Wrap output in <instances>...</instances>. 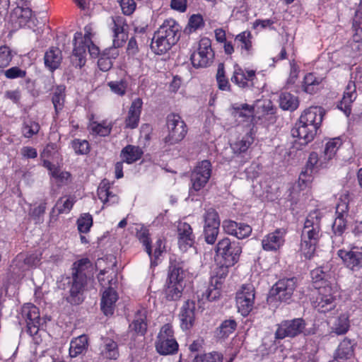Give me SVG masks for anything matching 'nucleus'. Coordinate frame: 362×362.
Wrapping results in <instances>:
<instances>
[{
    "instance_id": "e433bc0d",
    "label": "nucleus",
    "mask_w": 362,
    "mask_h": 362,
    "mask_svg": "<svg viewBox=\"0 0 362 362\" xmlns=\"http://www.w3.org/2000/svg\"><path fill=\"white\" fill-rule=\"evenodd\" d=\"M221 285H215V283L211 282L207 287L205 291L202 290L197 291L198 298L201 296V300L204 301H214L219 298L221 294Z\"/></svg>"
},
{
    "instance_id": "680f3d73",
    "label": "nucleus",
    "mask_w": 362,
    "mask_h": 362,
    "mask_svg": "<svg viewBox=\"0 0 362 362\" xmlns=\"http://www.w3.org/2000/svg\"><path fill=\"white\" fill-rule=\"evenodd\" d=\"M12 55L10 48L7 46L0 47V67L7 66L11 61Z\"/></svg>"
},
{
    "instance_id": "20e7f679",
    "label": "nucleus",
    "mask_w": 362,
    "mask_h": 362,
    "mask_svg": "<svg viewBox=\"0 0 362 362\" xmlns=\"http://www.w3.org/2000/svg\"><path fill=\"white\" fill-rule=\"evenodd\" d=\"M242 252L240 243L231 241L228 238L220 240L216 247V253L220 264L233 266L238 260Z\"/></svg>"
},
{
    "instance_id": "f8f14e48",
    "label": "nucleus",
    "mask_w": 362,
    "mask_h": 362,
    "mask_svg": "<svg viewBox=\"0 0 362 362\" xmlns=\"http://www.w3.org/2000/svg\"><path fill=\"white\" fill-rule=\"evenodd\" d=\"M231 81L243 89L257 88L260 87L257 85L256 71L252 69H244L238 64L234 66Z\"/></svg>"
},
{
    "instance_id": "dca6fc26",
    "label": "nucleus",
    "mask_w": 362,
    "mask_h": 362,
    "mask_svg": "<svg viewBox=\"0 0 362 362\" xmlns=\"http://www.w3.org/2000/svg\"><path fill=\"white\" fill-rule=\"evenodd\" d=\"M338 256L341 259L345 266L353 272H358L362 269V252L358 249L346 251L339 250Z\"/></svg>"
},
{
    "instance_id": "3c124183",
    "label": "nucleus",
    "mask_w": 362,
    "mask_h": 362,
    "mask_svg": "<svg viewBox=\"0 0 362 362\" xmlns=\"http://www.w3.org/2000/svg\"><path fill=\"white\" fill-rule=\"evenodd\" d=\"M204 226H220V219L217 211L212 208L206 210L204 214Z\"/></svg>"
},
{
    "instance_id": "412c9836",
    "label": "nucleus",
    "mask_w": 362,
    "mask_h": 362,
    "mask_svg": "<svg viewBox=\"0 0 362 362\" xmlns=\"http://www.w3.org/2000/svg\"><path fill=\"white\" fill-rule=\"evenodd\" d=\"M178 245L181 250L186 251L194 243V235L189 224L180 222L177 225Z\"/></svg>"
},
{
    "instance_id": "6ab92c4d",
    "label": "nucleus",
    "mask_w": 362,
    "mask_h": 362,
    "mask_svg": "<svg viewBox=\"0 0 362 362\" xmlns=\"http://www.w3.org/2000/svg\"><path fill=\"white\" fill-rule=\"evenodd\" d=\"M286 230L278 228L274 232L265 235L262 240V248L265 251H276L284 243Z\"/></svg>"
},
{
    "instance_id": "052dcab7",
    "label": "nucleus",
    "mask_w": 362,
    "mask_h": 362,
    "mask_svg": "<svg viewBox=\"0 0 362 362\" xmlns=\"http://www.w3.org/2000/svg\"><path fill=\"white\" fill-rule=\"evenodd\" d=\"M341 145V141L339 139H333L326 144L324 153L327 155L329 158H333Z\"/></svg>"
},
{
    "instance_id": "9d476101",
    "label": "nucleus",
    "mask_w": 362,
    "mask_h": 362,
    "mask_svg": "<svg viewBox=\"0 0 362 362\" xmlns=\"http://www.w3.org/2000/svg\"><path fill=\"white\" fill-rule=\"evenodd\" d=\"M255 291L252 284H245L237 292L235 300L238 311L243 316H247L252 310L255 303Z\"/></svg>"
},
{
    "instance_id": "bb28decb",
    "label": "nucleus",
    "mask_w": 362,
    "mask_h": 362,
    "mask_svg": "<svg viewBox=\"0 0 362 362\" xmlns=\"http://www.w3.org/2000/svg\"><path fill=\"white\" fill-rule=\"evenodd\" d=\"M180 25L175 20L170 18L165 20L157 31L160 32L161 34L163 31L165 37L176 44L180 37Z\"/></svg>"
},
{
    "instance_id": "bf43d9fd",
    "label": "nucleus",
    "mask_w": 362,
    "mask_h": 362,
    "mask_svg": "<svg viewBox=\"0 0 362 362\" xmlns=\"http://www.w3.org/2000/svg\"><path fill=\"white\" fill-rule=\"evenodd\" d=\"M219 227L204 226V235L208 244L213 245L217 238Z\"/></svg>"
},
{
    "instance_id": "2f4dec72",
    "label": "nucleus",
    "mask_w": 362,
    "mask_h": 362,
    "mask_svg": "<svg viewBox=\"0 0 362 362\" xmlns=\"http://www.w3.org/2000/svg\"><path fill=\"white\" fill-rule=\"evenodd\" d=\"M100 354L105 358L117 360L119 356L117 343L110 338L103 339Z\"/></svg>"
},
{
    "instance_id": "5fc2aeb1",
    "label": "nucleus",
    "mask_w": 362,
    "mask_h": 362,
    "mask_svg": "<svg viewBox=\"0 0 362 362\" xmlns=\"http://www.w3.org/2000/svg\"><path fill=\"white\" fill-rule=\"evenodd\" d=\"M78 229L80 233H88L93 225V218L89 214H83L77 221Z\"/></svg>"
},
{
    "instance_id": "a19ab883",
    "label": "nucleus",
    "mask_w": 362,
    "mask_h": 362,
    "mask_svg": "<svg viewBox=\"0 0 362 362\" xmlns=\"http://www.w3.org/2000/svg\"><path fill=\"white\" fill-rule=\"evenodd\" d=\"M279 105L283 110L293 111L298 106V98L290 93H282L279 96Z\"/></svg>"
},
{
    "instance_id": "0eeeda50",
    "label": "nucleus",
    "mask_w": 362,
    "mask_h": 362,
    "mask_svg": "<svg viewBox=\"0 0 362 362\" xmlns=\"http://www.w3.org/2000/svg\"><path fill=\"white\" fill-rule=\"evenodd\" d=\"M85 34L82 36L81 33H76L74 35V47L73 54L71 57L73 65L76 67L81 68L86 64V46L84 43H90L92 41V28L90 25H86L84 28Z\"/></svg>"
},
{
    "instance_id": "79ce46f5",
    "label": "nucleus",
    "mask_w": 362,
    "mask_h": 362,
    "mask_svg": "<svg viewBox=\"0 0 362 362\" xmlns=\"http://www.w3.org/2000/svg\"><path fill=\"white\" fill-rule=\"evenodd\" d=\"M353 347L351 341L349 339H344L339 345L336 353L335 358L337 360H346L353 356Z\"/></svg>"
},
{
    "instance_id": "8fccbe9b",
    "label": "nucleus",
    "mask_w": 362,
    "mask_h": 362,
    "mask_svg": "<svg viewBox=\"0 0 362 362\" xmlns=\"http://www.w3.org/2000/svg\"><path fill=\"white\" fill-rule=\"evenodd\" d=\"M216 81L218 83V87L220 90H230V84L228 78L225 75V68L224 64L223 63H220L218 66L217 73H216Z\"/></svg>"
},
{
    "instance_id": "393cba45",
    "label": "nucleus",
    "mask_w": 362,
    "mask_h": 362,
    "mask_svg": "<svg viewBox=\"0 0 362 362\" xmlns=\"http://www.w3.org/2000/svg\"><path fill=\"white\" fill-rule=\"evenodd\" d=\"M195 303L187 300L183 305L180 314V326L183 330L189 329L194 322Z\"/></svg>"
},
{
    "instance_id": "c03bdc74",
    "label": "nucleus",
    "mask_w": 362,
    "mask_h": 362,
    "mask_svg": "<svg viewBox=\"0 0 362 362\" xmlns=\"http://www.w3.org/2000/svg\"><path fill=\"white\" fill-rule=\"evenodd\" d=\"M253 141L252 134L250 132L247 133L240 139L232 144L231 148L235 153H244L248 149Z\"/></svg>"
},
{
    "instance_id": "ea45409f",
    "label": "nucleus",
    "mask_w": 362,
    "mask_h": 362,
    "mask_svg": "<svg viewBox=\"0 0 362 362\" xmlns=\"http://www.w3.org/2000/svg\"><path fill=\"white\" fill-rule=\"evenodd\" d=\"M65 90L64 85L57 86L53 90L52 101L54 107L56 115L63 109L65 101Z\"/></svg>"
},
{
    "instance_id": "a18cd8bd",
    "label": "nucleus",
    "mask_w": 362,
    "mask_h": 362,
    "mask_svg": "<svg viewBox=\"0 0 362 362\" xmlns=\"http://www.w3.org/2000/svg\"><path fill=\"white\" fill-rule=\"evenodd\" d=\"M236 327L237 323L235 320H226L217 328L216 336L218 338H226L235 330Z\"/></svg>"
},
{
    "instance_id": "58836bf2",
    "label": "nucleus",
    "mask_w": 362,
    "mask_h": 362,
    "mask_svg": "<svg viewBox=\"0 0 362 362\" xmlns=\"http://www.w3.org/2000/svg\"><path fill=\"white\" fill-rule=\"evenodd\" d=\"M320 168L319 156L315 152L310 153L306 164L305 170L300 173L299 180L305 182L306 181L305 177L307 175L310 177L314 171H317Z\"/></svg>"
},
{
    "instance_id": "13d9d810",
    "label": "nucleus",
    "mask_w": 362,
    "mask_h": 362,
    "mask_svg": "<svg viewBox=\"0 0 362 362\" xmlns=\"http://www.w3.org/2000/svg\"><path fill=\"white\" fill-rule=\"evenodd\" d=\"M74 152L78 155H84L89 152V144L86 140L76 139L71 142Z\"/></svg>"
},
{
    "instance_id": "f03ea898",
    "label": "nucleus",
    "mask_w": 362,
    "mask_h": 362,
    "mask_svg": "<svg viewBox=\"0 0 362 362\" xmlns=\"http://www.w3.org/2000/svg\"><path fill=\"white\" fill-rule=\"evenodd\" d=\"M321 213L315 210L307 216L301 233L300 251L305 259L313 257L317 243L321 236Z\"/></svg>"
},
{
    "instance_id": "473e14b6",
    "label": "nucleus",
    "mask_w": 362,
    "mask_h": 362,
    "mask_svg": "<svg viewBox=\"0 0 362 362\" xmlns=\"http://www.w3.org/2000/svg\"><path fill=\"white\" fill-rule=\"evenodd\" d=\"M110 183L107 180H103L98 188V196L99 199L104 203H110V204L118 202V197L110 191Z\"/></svg>"
},
{
    "instance_id": "1a4fd4ad",
    "label": "nucleus",
    "mask_w": 362,
    "mask_h": 362,
    "mask_svg": "<svg viewBox=\"0 0 362 362\" xmlns=\"http://www.w3.org/2000/svg\"><path fill=\"white\" fill-rule=\"evenodd\" d=\"M305 322L303 318L283 320L277 325L275 332L276 339H283L286 337L293 338L304 332Z\"/></svg>"
},
{
    "instance_id": "338daca9",
    "label": "nucleus",
    "mask_w": 362,
    "mask_h": 362,
    "mask_svg": "<svg viewBox=\"0 0 362 362\" xmlns=\"http://www.w3.org/2000/svg\"><path fill=\"white\" fill-rule=\"evenodd\" d=\"M204 25L202 16L199 14L192 15L188 22L187 28L189 32L195 31Z\"/></svg>"
},
{
    "instance_id": "6e6552de",
    "label": "nucleus",
    "mask_w": 362,
    "mask_h": 362,
    "mask_svg": "<svg viewBox=\"0 0 362 362\" xmlns=\"http://www.w3.org/2000/svg\"><path fill=\"white\" fill-rule=\"evenodd\" d=\"M211 175V163L207 160L199 163L191 174L192 187L189 189V194L192 195L194 192L203 189L209 182Z\"/></svg>"
},
{
    "instance_id": "6e6d98bb",
    "label": "nucleus",
    "mask_w": 362,
    "mask_h": 362,
    "mask_svg": "<svg viewBox=\"0 0 362 362\" xmlns=\"http://www.w3.org/2000/svg\"><path fill=\"white\" fill-rule=\"evenodd\" d=\"M230 266H228L226 264H221L217 271L216 272V275L212 276L211 279V282L215 283V285H223V281L228 274V268Z\"/></svg>"
},
{
    "instance_id": "49530a36",
    "label": "nucleus",
    "mask_w": 362,
    "mask_h": 362,
    "mask_svg": "<svg viewBox=\"0 0 362 362\" xmlns=\"http://www.w3.org/2000/svg\"><path fill=\"white\" fill-rule=\"evenodd\" d=\"M112 127V124H107L105 122H103L102 123L92 122L89 125L90 132L100 136H106L109 135L111 132Z\"/></svg>"
},
{
    "instance_id": "4be33fe9",
    "label": "nucleus",
    "mask_w": 362,
    "mask_h": 362,
    "mask_svg": "<svg viewBox=\"0 0 362 362\" xmlns=\"http://www.w3.org/2000/svg\"><path fill=\"white\" fill-rule=\"evenodd\" d=\"M113 27L112 30L114 33L113 46L114 51L115 49L122 47L127 40V34L126 32L125 20L121 16H117L112 19Z\"/></svg>"
},
{
    "instance_id": "423d86ee",
    "label": "nucleus",
    "mask_w": 362,
    "mask_h": 362,
    "mask_svg": "<svg viewBox=\"0 0 362 362\" xmlns=\"http://www.w3.org/2000/svg\"><path fill=\"white\" fill-rule=\"evenodd\" d=\"M168 135L163 141L168 146L174 145L181 141L187 132V126L182 117L175 113L168 115L166 121Z\"/></svg>"
},
{
    "instance_id": "4d7b16f0",
    "label": "nucleus",
    "mask_w": 362,
    "mask_h": 362,
    "mask_svg": "<svg viewBox=\"0 0 362 362\" xmlns=\"http://www.w3.org/2000/svg\"><path fill=\"white\" fill-rule=\"evenodd\" d=\"M193 362H222V356L217 352L197 355Z\"/></svg>"
},
{
    "instance_id": "4468645a",
    "label": "nucleus",
    "mask_w": 362,
    "mask_h": 362,
    "mask_svg": "<svg viewBox=\"0 0 362 362\" xmlns=\"http://www.w3.org/2000/svg\"><path fill=\"white\" fill-rule=\"evenodd\" d=\"M318 296L313 301L314 307L320 313H326L336 306V298L333 288L329 285L317 287Z\"/></svg>"
},
{
    "instance_id": "774afa93",
    "label": "nucleus",
    "mask_w": 362,
    "mask_h": 362,
    "mask_svg": "<svg viewBox=\"0 0 362 362\" xmlns=\"http://www.w3.org/2000/svg\"><path fill=\"white\" fill-rule=\"evenodd\" d=\"M4 75L7 78L9 79L24 78L26 75V71L18 66H13L4 71Z\"/></svg>"
},
{
    "instance_id": "7ed1b4c3",
    "label": "nucleus",
    "mask_w": 362,
    "mask_h": 362,
    "mask_svg": "<svg viewBox=\"0 0 362 362\" xmlns=\"http://www.w3.org/2000/svg\"><path fill=\"white\" fill-rule=\"evenodd\" d=\"M184 267L183 262L177 259L170 260L165 290L168 300H177L181 298L185 288Z\"/></svg>"
},
{
    "instance_id": "c756f323",
    "label": "nucleus",
    "mask_w": 362,
    "mask_h": 362,
    "mask_svg": "<svg viewBox=\"0 0 362 362\" xmlns=\"http://www.w3.org/2000/svg\"><path fill=\"white\" fill-rule=\"evenodd\" d=\"M146 309L139 310L134 316V319L129 325L131 331L135 332L137 334L144 335L147 329Z\"/></svg>"
},
{
    "instance_id": "37998d69",
    "label": "nucleus",
    "mask_w": 362,
    "mask_h": 362,
    "mask_svg": "<svg viewBox=\"0 0 362 362\" xmlns=\"http://www.w3.org/2000/svg\"><path fill=\"white\" fill-rule=\"evenodd\" d=\"M136 237L139 240L145 247V250L148 253L150 257H151V241L149 238L148 230L143 225L137 224L136 226Z\"/></svg>"
},
{
    "instance_id": "c9c22d12",
    "label": "nucleus",
    "mask_w": 362,
    "mask_h": 362,
    "mask_svg": "<svg viewBox=\"0 0 362 362\" xmlns=\"http://www.w3.org/2000/svg\"><path fill=\"white\" fill-rule=\"evenodd\" d=\"M88 337L85 334L72 339L69 347L70 356L72 358L76 357L85 351L88 347Z\"/></svg>"
},
{
    "instance_id": "4c0bfd02",
    "label": "nucleus",
    "mask_w": 362,
    "mask_h": 362,
    "mask_svg": "<svg viewBox=\"0 0 362 362\" xmlns=\"http://www.w3.org/2000/svg\"><path fill=\"white\" fill-rule=\"evenodd\" d=\"M322 81V77L316 76L313 73H308L303 78V89L307 93L313 94L319 90Z\"/></svg>"
},
{
    "instance_id": "39448f33",
    "label": "nucleus",
    "mask_w": 362,
    "mask_h": 362,
    "mask_svg": "<svg viewBox=\"0 0 362 362\" xmlns=\"http://www.w3.org/2000/svg\"><path fill=\"white\" fill-rule=\"evenodd\" d=\"M160 355H173L178 351V343L174 335V330L170 324H165L160 329L155 343Z\"/></svg>"
},
{
    "instance_id": "72a5a7b5",
    "label": "nucleus",
    "mask_w": 362,
    "mask_h": 362,
    "mask_svg": "<svg viewBox=\"0 0 362 362\" xmlns=\"http://www.w3.org/2000/svg\"><path fill=\"white\" fill-rule=\"evenodd\" d=\"M75 202V198L71 196L64 197L59 199L51 211V217L61 214H67L72 209Z\"/></svg>"
},
{
    "instance_id": "b1692460",
    "label": "nucleus",
    "mask_w": 362,
    "mask_h": 362,
    "mask_svg": "<svg viewBox=\"0 0 362 362\" xmlns=\"http://www.w3.org/2000/svg\"><path fill=\"white\" fill-rule=\"evenodd\" d=\"M174 45L175 43L165 37L163 33L156 31L151 43V49L155 54L160 55L166 53Z\"/></svg>"
},
{
    "instance_id": "c85d7f7f",
    "label": "nucleus",
    "mask_w": 362,
    "mask_h": 362,
    "mask_svg": "<svg viewBox=\"0 0 362 362\" xmlns=\"http://www.w3.org/2000/svg\"><path fill=\"white\" fill-rule=\"evenodd\" d=\"M252 39V33L248 30L243 31L235 36V42L237 47L240 49L242 54L245 56L252 54L253 47Z\"/></svg>"
},
{
    "instance_id": "de8ad7c7",
    "label": "nucleus",
    "mask_w": 362,
    "mask_h": 362,
    "mask_svg": "<svg viewBox=\"0 0 362 362\" xmlns=\"http://www.w3.org/2000/svg\"><path fill=\"white\" fill-rule=\"evenodd\" d=\"M349 328V317L346 314L341 315L336 320L332 325V330L338 335L344 334Z\"/></svg>"
},
{
    "instance_id": "864d4df0",
    "label": "nucleus",
    "mask_w": 362,
    "mask_h": 362,
    "mask_svg": "<svg viewBox=\"0 0 362 362\" xmlns=\"http://www.w3.org/2000/svg\"><path fill=\"white\" fill-rule=\"evenodd\" d=\"M10 269L14 274H18L19 272L28 269L25 262V255L21 253L18 254L12 261L10 265Z\"/></svg>"
},
{
    "instance_id": "f3484780",
    "label": "nucleus",
    "mask_w": 362,
    "mask_h": 362,
    "mask_svg": "<svg viewBox=\"0 0 362 362\" xmlns=\"http://www.w3.org/2000/svg\"><path fill=\"white\" fill-rule=\"evenodd\" d=\"M33 19V11L25 2L18 5L11 13V21L15 28H22Z\"/></svg>"
},
{
    "instance_id": "f257e3e1",
    "label": "nucleus",
    "mask_w": 362,
    "mask_h": 362,
    "mask_svg": "<svg viewBox=\"0 0 362 362\" xmlns=\"http://www.w3.org/2000/svg\"><path fill=\"white\" fill-rule=\"evenodd\" d=\"M91 269L92 264L87 258L74 263L71 276L66 278L69 293L66 300L71 304L79 305L83 301L84 292L90 280L88 275Z\"/></svg>"
},
{
    "instance_id": "2eb2a0df",
    "label": "nucleus",
    "mask_w": 362,
    "mask_h": 362,
    "mask_svg": "<svg viewBox=\"0 0 362 362\" xmlns=\"http://www.w3.org/2000/svg\"><path fill=\"white\" fill-rule=\"evenodd\" d=\"M21 315L27 325V332L31 335H36L39 331L40 313L38 308L31 304L23 305L21 309Z\"/></svg>"
},
{
    "instance_id": "9b49d317",
    "label": "nucleus",
    "mask_w": 362,
    "mask_h": 362,
    "mask_svg": "<svg viewBox=\"0 0 362 362\" xmlns=\"http://www.w3.org/2000/svg\"><path fill=\"white\" fill-rule=\"evenodd\" d=\"M214 56L211 40L204 37L199 41L198 49L192 54L190 59L194 67L204 68L212 63Z\"/></svg>"
},
{
    "instance_id": "a211bd4d",
    "label": "nucleus",
    "mask_w": 362,
    "mask_h": 362,
    "mask_svg": "<svg viewBox=\"0 0 362 362\" xmlns=\"http://www.w3.org/2000/svg\"><path fill=\"white\" fill-rule=\"evenodd\" d=\"M115 282L112 277L110 279H108L110 286H107L103 292L100 305L101 310L105 315L113 314L115 303L118 298L117 292L111 287Z\"/></svg>"
},
{
    "instance_id": "cd10ccee",
    "label": "nucleus",
    "mask_w": 362,
    "mask_h": 362,
    "mask_svg": "<svg viewBox=\"0 0 362 362\" xmlns=\"http://www.w3.org/2000/svg\"><path fill=\"white\" fill-rule=\"evenodd\" d=\"M357 93L356 91V86L353 82H349L344 93L342 99L341 100L338 107L341 110L346 116L351 113V105L356 100Z\"/></svg>"
},
{
    "instance_id": "69168bd1",
    "label": "nucleus",
    "mask_w": 362,
    "mask_h": 362,
    "mask_svg": "<svg viewBox=\"0 0 362 362\" xmlns=\"http://www.w3.org/2000/svg\"><path fill=\"white\" fill-rule=\"evenodd\" d=\"M119 3L122 13L126 16H130L136 9L134 0H117Z\"/></svg>"
},
{
    "instance_id": "5701e85b",
    "label": "nucleus",
    "mask_w": 362,
    "mask_h": 362,
    "mask_svg": "<svg viewBox=\"0 0 362 362\" xmlns=\"http://www.w3.org/2000/svg\"><path fill=\"white\" fill-rule=\"evenodd\" d=\"M317 130L313 126L303 124L300 122L296 124L295 127L291 129V135L293 137L298 138L301 144H307L313 140Z\"/></svg>"
},
{
    "instance_id": "0e129e2a",
    "label": "nucleus",
    "mask_w": 362,
    "mask_h": 362,
    "mask_svg": "<svg viewBox=\"0 0 362 362\" xmlns=\"http://www.w3.org/2000/svg\"><path fill=\"white\" fill-rule=\"evenodd\" d=\"M110 90L119 95L125 94L127 88V83L125 81L120 80L119 81H110L108 83Z\"/></svg>"
},
{
    "instance_id": "e2e57ef3",
    "label": "nucleus",
    "mask_w": 362,
    "mask_h": 362,
    "mask_svg": "<svg viewBox=\"0 0 362 362\" xmlns=\"http://www.w3.org/2000/svg\"><path fill=\"white\" fill-rule=\"evenodd\" d=\"M346 226V217L337 216L332 224V230L335 235H341Z\"/></svg>"
},
{
    "instance_id": "aec40b11",
    "label": "nucleus",
    "mask_w": 362,
    "mask_h": 362,
    "mask_svg": "<svg viewBox=\"0 0 362 362\" xmlns=\"http://www.w3.org/2000/svg\"><path fill=\"white\" fill-rule=\"evenodd\" d=\"M324 115V111L320 107H310L300 115L299 121L308 127L313 126L315 130L320 127Z\"/></svg>"
},
{
    "instance_id": "7c9ffc66",
    "label": "nucleus",
    "mask_w": 362,
    "mask_h": 362,
    "mask_svg": "<svg viewBox=\"0 0 362 362\" xmlns=\"http://www.w3.org/2000/svg\"><path fill=\"white\" fill-rule=\"evenodd\" d=\"M45 66L52 71L57 69L62 60L61 50L57 47H51L44 56Z\"/></svg>"
},
{
    "instance_id": "ddd939ff",
    "label": "nucleus",
    "mask_w": 362,
    "mask_h": 362,
    "mask_svg": "<svg viewBox=\"0 0 362 362\" xmlns=\"http://www.w3.org/2000/svg\"><path fill=\"white\" fill-rule=\"evenodd\" d=\"M296 288V279H283L278 281L270 290V297L288 303Z\"/></svg>"
},
{
    "instance_id": "09e8293b",
    "label": "nucleus",
    "mask_w": 362,
    "mask_h": 362,
    "mask_svg": "<svg viewBox=\"0 0 362 362\" xmlns=\"http://www.w3.org/2000/svg\"><path fill=\"white\" fill-rule=\"evenodd\" d=\"M46 207L47 202L45 200H44L40 202L38 206H34L33 208H30L28 212L30 218L33 219L35 223H40L42 222Z\"/></svg>"
},
{
    "instance_id": "603ef678",
    "label": "nucleus",
    "mask_w": 362,
    "mask_h": 362,
    "mask_svg": "<svg viewBox=\"0 0 362 362\" xmlns=\"http://www.w3.org/2000/svg\"><path fill=\"white\" fill-rule=\"evenodd\" d=\"M39 130V124L31 119L25 120L22 127L23 134L26 138H31L33 135L37 134Z\"/></svg>"
},
{
    "instance_id": "a878e982",
    "label": "nucleus",
    "mask_w": 362,
    "mask_h": 362,
    "mask_svg": "<svg viewBox=\"0 0 362 362\" xmlns=\"http://www.w3.org/2000/svg\"><path fill=\"white\" fill-rule=\"evenodd\" d=\"M143 102L139 98L134 99L128 111L127 117L125 119V127L135 129L137 127L141 112Z\"/></svg>"
},
{
    "instance_id": "f704fd0d",
    "label": "nucleus",
    "mask_w": 362,
    "mask_h": 362,
    "mask_svg": "<svg viewBox=\"0 0 362 362\" xmlns=\"http://www.w3.org/2000/svg\"><path fill=\"white\" fill-rule=\"evenodd\" d=\"M142 155V149L133 145H127L122 150L120 153L122 161L128 164L137 161L141 158Z\"/></svg>"
}]
</instances>
